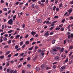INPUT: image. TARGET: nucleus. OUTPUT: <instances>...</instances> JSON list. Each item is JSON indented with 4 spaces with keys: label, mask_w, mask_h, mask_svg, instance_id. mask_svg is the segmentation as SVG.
<instances>
[{
    "label": "nucleus",
    "mask_w": 73,
    "mask_h": 73,
    "mask_svg": "<svg viewBox=\"0 0 73 73\" xmlns=\"http://www.w3.org/2000/svg\"><path fill=\"white\" fill-rule=\"evenodd\" d=\"M12 32H13V30H10L8 31V33H12Z\"/></svg>",
    "instance_id": "27"
},
{
    "label": "nucleus",
    "mask_w": 73,
    "mask_h": 73,
    "mask_svg": "<svg viewBox=\"0 0 73 73\" xmlns=\"http://www.w3.org/2000/svg\"><path fill=\"white\" fill-rule=\"evenodd\" d=\"M13 72H14V70H11L10 71V73H13Z\"/></svg>",
    "instance_id": "31"
},
{
    "label": "nucleus",
    "mask_w": 73,
    "mask_h": 73,
    "mask_svg": "<svg viewBox=\"0 0 73 73\" xmlns=\"http://www.w3.org/2000/svg\"><path fill=\"white\" fill-rule=\"evenodd\" d=\"M55 60L56 61H59L60 60V57L58 56H55Z\"/></svg>",
    "instance_id": "5"
},
{
    "label": "nucleus",
    "mask_w": 73,
    "mask_h": 73,
    "mask_svg": "<svg viewBox=\"0 0 73 73\" xmlns=\"http://www.w3.org/2000/svg\"><path fill=\"white\" fill-rule=\"evenodd\" d=\"M71 38H73V33H72L71 34Z\"/></svg>",
    "instance_id": "61"
},
{
    "label": "nucleus",
    "mask_w": 73,
    "mask_h": 73,
    "mask_svg": "<svg viewBox=\"0 0 73 73\" xmlns=\"http://www.w3.org/2000/svg\"><path fill=\"white\" fill-rule=\"evenodd\" d=\"M22 66V64H20L18 66V68H20Z\"/></svg>",
    "instance_id": "52"
},
{
    "label": "nucleus",
    "mask_w": 73,
    "mask_h": 73,
    "mask_svg": "<svg viewBox=\"0 0 73 73\" xmlns=\"http://www.w3.org/2000/svg\"><path fill=\"white\" fill-rule=\"evenodd\" d=\"M9 65V63H8L6 65V66H7V67H8Z\"/></svg>",
    "instance_id": "53"
},
{
    "label": "nucleus",
    "mask_w": 73,
    "mask_h": 73,
    "mask_svg": "<svg viewBox=\"0 0 73 73\" xmlns=\"http://www.w3.org/2000/svg\"><path fill=\"white\" fill-rule=\"evenodd\" d=\"M3 10L4 11H7V9L6 8H4Z\"/></svg>",
    "instance_id": "56"
},
{
    "label": "nucleus",
    "mask_w": 73,
    "mask_h": 73,
    "mask_svg": "<svg viewBox=\"0 0 73 73\" xmlns=\"http://www.w3.org/2000/svg\"><path fill=\"white\" fill-rule=\"evenodd\" d=\"M33 47L32 46L31 48H29V50H32L33 49Z\"/></svg>",
    "instance_id": "21"
},
{
    "label": "nucleus",
    "mask_w": 73,
    "mask_h": 73,
    "mask_svg": "<svg viewBox=\"0 0 73 73\" xmlns=\"http://www.w3.org/2000/svg\"><path fill=\"white\" fill-rule=\"evenodd\" d=\"M36 42H34L33 43H32V45H34L35 44H36Z\"/></svg>",
    "instance_id": "45"
},
{
    "label": "nucleus",
    "mask_w": 73,
    "mask_h": 73,
    "mask_svg": "<svg viewBox=\"0 0 73 73\" xmlns=\"http://www.w3.org/2000/svg\"><path fill=\"white\" fill-rule=\"evenodd\" d=\"M58 63V62H54V63H52V64L53 65H55V64H57Z\"/></svg>",
    "instance_id": "47"
},
{
    "label": "nucleus",
    "mask_w": 73,
    "mask_h": 73,
    "mask_svg": "<svg viewBox=\"0 0 73 73\" xmlns=\"http://www.w3.org/2000/svg\"><path fill=\"white\" fill-rule=\"evenodd\" d=\"M65 66H63L62 67L60 68L61 70V71H63V70H64V69H65Z\"/></svg>",
    "instance_id": "7"
},
{
    "label": "nucleus",
    "mask_w": 73,
    "mask_h": 73,
    "mask_svg": "<svg viewBox=\"0 0 73 73\" xmlns=\"http://www.w3.org/2000/svg\"><path fill=\"white\" fill-rule=\"evenodd\" d=\"M65 19H63L62 21V23H64L65 22Z\"/></svg>",
    "instance_id": "37"
},
{
    "label": "nucleus",
    "mask_w": 73,
    "mask_h": 73,
    "mask_svg": "<svg viewBox=\"0 0 73 73\" xmlns=\"http://www.w3.org/2000/svg\"><path fill=\"white\" fill-rule=\"evenodd\" d=\"M8 22L9 24L12 25V23H13V21L12 20V19H10L9 21Z\"/></svg>",
    "instance_id": "3"
},
{
    "label": "nucleus",
    "mask_w": 73,
    "mask_h": 73,
    "mask_svg": "<svg viewBox=\"0 0 73 73\" xmlns=\"http://www.w3.org/2000/svg\"><path fill=\"white\" fill-rule=\"evenodd\" d=\"M11 64H13L14 63V61L13 60H12L11 62Z\"/></svg>",
    "instance_id": "63"
},
{
    "label": "nucleus",
    "mask_w": 73,
    "mask_h": 73,
    "mask_svg": "<svg viewBox=\"0 0 73 73\" xmlns=\"http://www.w3.org/2000/svg\"><path fill=\"white\" fill-rule=\"evenodd\" d=\"M51 52L52 53V54H53V55L56 54V52H55V51H54V50H51Z\"/></svg>",
    "instance_id": "6"
},
{
    "label": "nucleus",
    "mask_w": 73,
    "mask_h": 73,
    "mask_svg": "<svg viewBox=\"0 0 73 73\" xmlns=\"http://www.w3.org/2000/svg\"><path fill=\"white\" fill-rule=\"evenodd\" d=\"M52 68L53 69H56V68H57V66L56 65H53Z\"/></svg>",
    "instance_id": "19"
},
{
    "label": "nucleus",
    "mask_w": 73,
    "mask_h": 73,
    "mask_svg": "<svg viewBox=\"0 0 73 73\" xmlns=\"http://www.w3.org/2000/svg\"><path fill=\"white\" fill-rule=\"evenodd\" d=\"M72 53H73V52H70V53L69 55V56L70 57V56H71V55H72Z\"/></svg>",
    "instance_id": "29"
},
{
    "label": "nucleus",
    "mask_w": 73,
    "mask_h": 73,
    "mask_svg": "<svg viewBox=\"0 0 73 73\" xmlns=\"http://www.w3.org/2000/svg\"><path fill=\"white\" fill-rule=\"evenodd\" d=\"M11 42H12V40H9L8 42V44H11Z\"/></svg>",
    "instance_id": "32"
},
{
    "label": "nucleus",
    "mask_w": 73,
    "mask_h": 73,
    "mask_svg": "<svg viewBox=\"0 0 73 73\" xmlns=\"http://www.w3.org/2000/svg\"><path fill=\"white\" fill-rule=\"evenodd\" d=\"M56 49H57V50H60L61 49V47L58 46H56L55 47Z\"/></svg>",
    "instance_id": "12"
},
{
    "label": "nucleus",
    "mask_w": 73,
    "mask_h": 73,
    "mask_svg": "<svg viewBox=\"0 0 73 73\" xmlns=\"http://www.w3.org/2000/svg\"><path fill=\"white\" fill-rule=\"evenodd\" d=\"M3 40L4 41H7V40H8V39L5 37H4L3 38Z\"/></svg>",
    "instance_id": "18"
},
{
    "label": "nucleus",
    "mask_w": 73,
    "mask_h": 73,
    "mask_svg": "<svg viewBox=\"0 0 73 73\" xmlns=\"http://www.w3.org/2000/svg\"><path fill=\"white\" fill-rule=\"evenodd\" d=\"M9 53H10V51H8L6 53V55H7L8 54H9Z\"/></svg>",
    "instance_id": "33"
},
{
    "label": "nucleus",
    "mask_w": 73,
    "mask_h": 73,
    "mask_svg": "<svg viewBox=\"0 0 73 73\" xmlns=\"http://www.w3.org/2000/svg\"><path fill=\"white\" fill-rule=\"evenodd\" d=\"M41 53L40 54V56H42V57H43V56L45 55V49L43 48L41 50Z\"/></svg>",
    "instance_id": "1"
},
{
    "label": "nucleus",
    "mask_w": 73,
    "mask_h": 73,
    "mask_svg": "<svg viewBox=\"0 0 73 73\" xmlns=\"http://www.w3.org/2000/svg\"><path fill=\"white\" fill-rule=\"evenodd\" d=\"M35 7L36 9H38V5H35Z\"/></svg>",
    "instance_id": "62"
},
{
    "label": "nucleus",
    "mask_w": 73,
    "mask_h": 73,
    "mask_svg": "<svg viewBox=\"0 0 73 73\" xmlns=\"http://www.w3.org/2000/svg\"><path fill=\"white\" fill-rule=\"evenodd\" d=\"M64 50V48L62 47L60 50V52H63Z\"/></svg>",
    "instance_id": "20"
},
{
    "label": "nucleus",
    "mask_w": 73,
    "mask_h": 73,
    "mask_svg": "<svg viewBox=\"0 0 73 73\" xmlns=\"http://www.w3.org/2000/svg\"><path fill=\"white\" fill-rule=\"evenodd\" d=\"M53 28H54V27H51L49 29L50 30V31H52V29H53Z\"/></svg>",
    "instance_id": "44"
},
{
    "label": "nucleus",
    "mask_w": 73,
    "mask_h": 73,
    "mask_svg": "<svg viewBox=\"0 0 73 73\" xmlns=\"http://www.w3.org/2000/svg\"><path fill=\"white\" fill-rule=\"evenodd\" d=\"M62 4L61 3H60V5H59V8H61V7H62Z\"/></svg>",
    "instance_id": "22"
},
{
    "label": "nucleus",
    "mask_w": 73,
    "mask_h": 73,
    "mask_svg": "<svg viewBox=\"0 0 73 73\" xmlns=\"http://www.w3.org/2000/svg\"><path fill=\"white\" fill-rule=\"evenodd\" d=\"M67 41L68 42V43H69L70 44L71 42H72V40L71 39L70 40L69 39H67Z\"/></svg>",
    "instance_id": "13"
},
{
    "label": "nucleus",
    "mask_w": 73,
    "mask_h": 73,
    "mask_svg": "<svg viewBox=\"0 0 73 73\" xmlns=\"http://www.w3.org/2000/svg\"><path fill=\"white\" fill-rule=\"evenodd\" d=\"M31 35H33V36H35V35H36V32H35L33 31L31 32Z\"/></svg>",
    "instance_id": "9"
},
{
    "label": "nucleus",
    "mask_w": 73,
    "mask_h": 73,
    "mask_svg": "<svg viewBox=\"0 0 73 73\" xmlns=\"http://www.w3.org/2000/svg\"><path fill=\"white\" fill-rule=\"evenodd\" d=\"M56 6H54L53 9L54 11H55V9H56Z\"/></svg>",
    "instance_id": "30"
},
{
    "label": "nucleus",
    "mask_w": 73,
    "mask_h": 73,
    "mask_svg": "<svg viewBox=\"0 0 73 73\" xmlns=\"http://www.w3.org/2000/svg\"><path fill=\"white\" fill-rule=\"evenodd\" d=\"M49 2V1L48 0H46V2H45V4H48V2Z\"/></svg>",
    "instance_id": "40"
},
{
    "label": "nucleus",
    "mask_w": 73,
    "mask_h": 73,
    "mask_svg": "<svg viewBox=\"0 0 73 73\" xmlns=\"http://www.w3.org/2000/svg\"><path fill=\"white\" fill-rule=\"evenodd\" d=\"M68 38H70L71 37V35H69L68 36Z\"/></svg>",
    "instance_id": "58"
},
{
    "label": "nucleus",
    "mask_w": 73,
    "mask_h": 73,
    "mask_svg": "<svg viewBox=\"0 0 73 73\" xmlns=\"http://www.w3.org/2000/svg\"><path fill=\"white\" fill-rule=\"evenodd\" d=\"M41 6H42V7H44V3H42L40 4Z\"/></svg>",
    "instance_id": "48"
},
{
    "label": "nucleus",
    "mask_w": 73,
    "mask_h": 73,
    "mask_svg": "<svg viewBox=\"0 0 73 73\" xmlns=\"http://www.w3.org/2000/svg\"><path fill=\"white\" fill-rule=\"evenodd\" d=\"M60 27H57L55 29V30H60Z\"/></svg>",
    "instance_id": "46"
},
{
    "label": "nucleus",
    "mask_w": 73,
    "mask_h": 73,
    "mask_svg": "<svg viewBox=\"0 0 73 73\" xmlns=\"http://www.w3.org/2000/svg\"><path fill=\"white\" fill-rule=\"evenodd\" d=\"M22 27H23V28H25V24H23L22 25Z\"/></svg>",
    "instance_id": "57"
},
{
    "label": "nucleus",
    "mask_w": 73,
    "mask_h": 73,
    "mask_svg": "<svg viewBox=\"0 0 73 73\" xmlns=\"http://www.w3.org/2000/svg\"><path fill=\"white\" fill-rule=\"evenodd\" d=\"M17 71L15 70L14 71L13 73H17Z\"/></svg>",
    "instance_id": "38"
},
{
    "label": "nucleus",
    "mask_w": 73,
    "mask_h": 73,
    "mask_svg": "<svg viewBox=\"0 0 73 73\" xmlns=\"http://www.w3.org/2000/svg\"><path fill=\"white\" fill-rule=\"evenodd\" d=\"M20 35H17L16 36L15 38L16 39H17V38H19V37H20Z\"/></svg>",
    "instance_id": "15"
},
{
    "label": "nucleus",
    "mask_w": 73,
    "mask_h": 73,
    "mask_svg": "<svg viewBox=\"0 0 73 73\" xmlns=\"http://www.w3.org/2000/svg\"><path fill=\"white\" fill-rule=\"evenodd\" d=\"M58 0H55V2L56 4H57Z\"/></svg>",
    "instance_id": "42"
},
{
    "label": "nucleus",
    "mask_w": 73,
    "mask_h": 73,
    "mask_svg": "<svg viewBox=\"0 0 73 73\" xmlns=\"http://www.w3.org/2000/svg\"><path fill=\"white\" fill-rule=\"evenodd\" d=\"M59 10H60V9H59V8H56V11H59Z\"/></svg>",
    "instance_id": "39"
},
{
    "label": "nucleus",
    "mask_w": 73,
    "mask_h": 73,
    "mask_svg": "<svg viewBox=\"0 0 73 73\" xmlns=\"http://www.w3.org/2000/svg\"><path fill=\"white\" fill-rule=\"evenodd\" d=\"M46 24H51V22H49V21H47Z\"/></svg>",
    "instance_id": "25"
},
{
    "label": "nucleus",
    "mask_w": 73,
    "mask_h": 73,
    "mask_svg": "<svg viewBox=\"0 0 73 73\" xmlns=\"http://www.w3.org/2000/svg\"><path fill=\"white\" fill-rule=\"evenodd\" d=\"M69 60V59L68 58H66V60H65V62H68V60Z\"/></svg>",
    "instance_id": "24"
},
{
    "label": "nucleus",
    "mask_w": 73,
    "mask_h": 73,
    "mask_svg": "<svg viewBox=\"0 0 73 73\" xmlns=\"http://www.w3.org/2000/svg\"><path fill=\"white\" fill-rule=\"evenodd\" d=\"M64 30V27H62L61 29V31H63Z\"/></svg>",
    "instance_id": "55"
},
{
    "label": "nucleus",
    "mask_w": 73,
    "mask_h": 73,
    "mask_svg": "<svg viewBox=\"0 0 73 73\" xmlns=\"http://www.w3.org/2000/svg\"><path fill=\"white\" fill-rule=\"evenodd\" d=\"M38 10H35L34 12V14H35L36 13H38Z\"/></svg>",
    "instance_id": "16"
},
{
    "label": "nucleus",
    "mask_w": 73,
    "mask_h": 73,
    "mask_svg": "<svg viewBox=\"0 0 73 73\" xmlns=\"http://www.w3.org/2000/svg\"><path fill=\"white\" fill-rule=\"evenodd\" d=\"M37 22L38 23H41L42 22V20L41 19H38L37 21Z\"/></svg>",
    "instance_id": "11"
},
{
    "label": "nucleus",
    "mask_w": 73,
    "mask_h": 73,
    "mask_svg": "<svg viewBox=\"0 0 73 73\" xmlns=\"http://www.w3.org/2000/svg\"><path fill=\"white\" fill-rule=\"evenodd\" d=\"M16 18V15H15L13 17V21H15Z\"/></svg>",
    "instance_id": "14"
},
{
    "label": "nucleus",
    "mask_w": 73,
    "mask_h": 73,
    "mask_svg": "<svg viewBox=\"0 0 73 73\" xmlns=\"http://www.w3.org/2000/svg\"><path fill=\"white\" fill-rule=\"evenodd\" d=\"M35 5L34 3L32 4L31 7H32L33 9V8H35V7L34 6H35Z\"/></svg>",
    "instance_id": "23"
},
{
    "label": "nucleus",
    "mask_w": 73,
    "mask_h": 73,
    "mask_svg": "<svg viewBox=\"0 0 73 73\" xmlns=\"http://www.w3.org/2000/svg\"><path fill=\"white\" fill-rule=\"evenodd\" d=\"M73 12V8H71L68 10V12L69 13H71Z\"/></svg>",
    "instance_id": "4"
},
{
    "label": "nucleus",
    "mask_w": 73,
    "mask_h": 73,
    "mask_svg": "<svg viewBox=\"0 0 73 73\" xmlns=\"http://www.w3.org/2000/svg\"><path fill=\"white\" fill-rule=\"evenodd\" d=\"M27 66L29 68H31V65L30 64H28L27 65Z\"/></svg>",
    "instance_id": "34"
},
{
    "label": "nucleus",
    "mask_w": 73,
    "mask_h": 73,
    "mask_svg": "<svg viewBox=\"0 0 73 73\" xmlns=\"http://www.w3.org/2000/svg\"><path fill=\"white\" fill-rule=\"evenodd\" d=\"M41 2L42 3H45V0H41Z\"/></svg>",
    "instance_id": "54"
},
{
    "label": "nucleus",
    "mask_w": 73,
    "mask_h": 73,
    "mask_svg": "<svg viewBox=\"0 0 73 73\" xmlns=\"http://www.w3.org/2000/svg\"><path fill=\"white\" fill-rule=\"evenodd\" d=\"M49 35V34L48 33V32L47 31L44 34V36L45 37H48Z\"/></svg>",
    "instance_id": "2"
},
{
    "label": "nucleus",
    "mask_w": 73,
    "mask_h": 73,
    "mask_svg": "<svg viewBox=\"0 0 73 73\" xmlns=\"http://www.w3.org/2000/svg\"><path fill=\"white\" fill-rule=\"evenodd\" d=\"M54 18V19H58V16H55Z\"/></svg>",
    "instance_id": "49"
},
{
    "label": "nucleus",
    "mask_w": 73,
    "mask_h": 73,
    "mask_svg": "<svg viewBox=\"0 0 73 73\" xmlns=\"http://www.w3.org/2000/svg\"><path fill=\"white\" fill-rule=\"evenodd\" d=\"M70 49H73V46H70Z\"/></svg>",
    "instance_id": "41"
},
{
    "label": "nucleus",
    "mask_w": 73,
    "mask_h": 73,
    "mask_svg": "<svg viewBox=\"0 0 73 73\" xmlns=\"http://www.w3.org/2000/svg\"><path fill=\"white\" fill-rule=\"evenodd\" d=\"M4 36L6 37H7L8 36V34H5L4 35Z\"/></svg>",
    "instance_id": "59"
},
{
    "label": "nucleus",
    "mask_w": 73,
    "mask_h": 73,
    "mask_svg": "<svg viewBox=\"0 0 73 73\" xmlns=\"http://www.w3.org/2000/svg\"><path fill=\"white\" fill-rule=\"evenodd\" d=\"M18 48H19V46H18V45H16L15 47V49H18Z\"/></svg>",
    "instance_id": "28"
},
{
    "label": "nucleus",
    "mask_w": 73,
    "mask_h": 73,
    "mask_svg": "<svg viewBox=\"0 0 73 73\" xmlns=\"http://www.w3.org/2000/svg\"><path fill=\"white\" fill-rule=\"evenodd\" d=\"M70 4H71V5L73 4V1H70Z\"/></svg>",
    "instance_id": "35"
},
{
    "label": "nucleus",
    "mask_w": 73,
    "mask_h": 73,
    "mask_svg": "<svg viewBox=\"0 0 73 73\" xmlns=\"http://www.w3.org/2000/svg\"><path fill=\"white\" fill-rule=\"evenodd\" d=\"M24 43V42L22 41L20 42V44L21 45H23Z\"/></svg>",
    "instance_id": "36"
},
{
    "label": "nucleus",
    "mask_w": 73,
    "mask_h": 73,
    "mask_svg": "<svg viewBox=\"0 0 73 73\" xmlns=\"http://www.w3.org/2000/svg\"><path fill=\"white\" fill-rule=\"evenodd\" d=\"M54 23H53V22L52 24L50 25L51 27H52V26H54Z\"/></svg>",
    "instance_id": "51"
},
{
    "label": "nucleus",
    "mask_w": 73,
    "mask_h": 73,
    "mask_svg": "<svg viewBox=\"0 0 73 73\" xmlns=\"http://www.w3.org/2000/svg\"><path fill=\"white\" fill-rule=\"evenodd\" d=\"M70 20H72L73 19V17L72 16L70 17Z\"/></svg>",
    "instance_id": "64"
},
{
    "label": "nucleus",
    "mask_w": 73,
    "mask_h": 73,
    "mask_svg": "<svg viewBox=\"0 0 73 73\" xmlns=\"http://www.w3.org/2000/svg\"><path fill=\"white\" fill-rule=\"evenodd\" d=\"M55 41H55V40H53L52 41V44H54V43H55Z\"/></svg>",
    "instance_id": "50"
},
{
    "label": "nucleus",
    "mask_w": 73,
    "mask_h": 73,
    "mask_svg": "<svg viewBox=\"0 0 73 73\" xmlns=\"http://www.w3.org/2000/svg\"><path fill=\"white\" fill-rule=\"evenodd\" d=\"M4 56H0V58H1V59H3V58H4Z\"/></svg>",
    "instance_id": "26"
},
{
    "label": "nucleus",
    "mask_w": 73,
    "mask_h": 73,
    "mask_svg": "<svg viewBox=\"0 0 73 73\" xmlns=\"http://www.w3.org/2000/svg\"><path fill=\"white\" fill-rule=\"evenodd\" d=\"M4 0H1V1H0V3H1L2 4H3L4 3Z\"/></svg>",
    "instance_id": "43"
},
{
    "label": "nucleus",
    "mask_w": 73,
    "mask_h": 73,
    "mask_svg": "<svg viewBox=\"0 0 73 73\" xmlns=\"http://www.w3.org/2000/svg\"><path fill=\"white\" fill-rule=\"evenodd\" d=\"M19 55V54L18 53H17V54H15L14 56H17Z\"/></svg>",
    "instance_id": "60"
},
{
    "label": "nucleus",
    "mask_w": 73,
    "mask_h": 73,
    "mask_svg": "<svg viewBox=\"0 0 73 73\" xmlns=\"http://www.w3.org/2000/svg\"><path fill=\"white\" fill-rule=\"evenodd\" d=\"M25 44L26 45H29V41H26L25 42Z\"/></svg>",
    "instance_id": "10"
},
{
    "label": "nucleus",
    "mask_w": 73,
    "mask_h": 73,
    "mask_svg": "<svg viewBox=\"0 0 73 73\" xmlns=\"http://www.w3.org/2000/svg\"><path fill=\"white\" fill-rule=\"evenodd\" d=\"M35 69L36 70H37V71H39L40 69V67H37Z\"/></svg>",
    "instance_id": "8"
},
{
    "label": "nucleus",
    "mask_w": 73,
    "mask_h": 73,
    "mask_svg": "<svg viewBox=\"0 0 73 73\" xmlns=\"http://www.w3.org/2000/svg\"><path fill=\"white\" fill-rule=\"evenodd\" d=\"M45 67V66L44 64H42L41 65V69H44Z\"/></svg>",
    "instance_id": "17"
}]
</instances>
